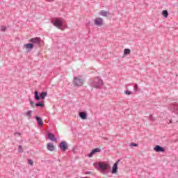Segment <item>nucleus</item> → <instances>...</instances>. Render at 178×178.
<instances>
[{"label": "nucleus", "mask_w": 178, "mask_h": 178, "mask_svg": "<svg viewBox=\"0 0 178 178\" xmlns=\"http://www.w3.org/2000/svg\"><path fill=\"white\" fill-rule=\"evenodd\" d=\"M94 166H95V168L99 166V168L102 171L103 173H108V172L111 170V165L106 163H94Z\"/></svg>", "instance_id": "nucleus-1"}, {"label": "nucleus", "mask_w": 178, "mask_h": 178, "mask_svg": "<svg viewBox=\"0 0 178 178\" xmlns=\"http://www.w3.org/2000/svg\"><path fill=\"white\" fill-rule=\"evenodd\" d=\"M86 79L82 76H74L72 84L75 87H81L84 84Z\"/></svg>", "instance_id": "nucleus-2"}, {"label": "nucleus", "mask_w": 178, "mask_h": 178, "mask_svg": "<svg viewBox=\"0 0 178 178\" xmlns=\"http://www.w3.org/2000/svg\"><path fill=\"white\" fill-rule=\"evenodd\" d=\"M91 87H94V88H101L102 86H104V81L99 79V77L97 76L90 83Z\"/></svg>", "instance_id": "nucleus-3"}, {"label": "nucleus", "mask_w": 178, "mask_h": 178, "mask_svg": "<svg viewBox=\"0 0 178 178\" xmlns=\"http://www.w3.org/2000/svg\"><path fill=\"white\" fill-rule=\"evenodd\" d=\"M51 23L59 30H63V29L61 28L63 25V22H62L60 18H56L54 21H51Z\"/></svg>", "instance_id": "nucleus-4"}, {"label": "nucleus", "mask_w": 178, "mask_h": 178, "mask_svg": "<svg viewBox=\"0 0 178 178\" xmlns=\"http://www.w3.org/2000/svg\"><path fill=\"white\" fill-rule=\"evenodd\" d=\"M48 95L47 92H42L40 95H38V92L37 90L35 91V99L36 101H40V99H45V97Z\"/></svg>", "instance_id": "nucleus-5"}, {"label": "nucleus", "mask_w": 178, "mask_h": 178, "mask_svg": "<svg viewBox=\"0 0 178 178\" xmlns=\"http://www.w3.org/2000/svg\"><path fill=\"white\" fill-rule=\"evenodd\" d=\"M59 148L61 151L65 152V151H67L69 149V147L67 146V143L65 140L61 141L59 144Z\"/></svg>", "instance_id": "nucleus-6"}, {"label": "nucleus", "mask_w": 178, "mask_h": 178, "mask_svg": "<svg viewBox=\"0 0 178 178\" xmlns=\"http://www.w3.org/2000/svg\"><path fill=\"white\" fill-rule=\"evenodd\" d=\"M119 162H120V160H118L113 165L111 173L112 175H115V173H118V165H119Z\"/></svg>", "instance_id": "nucleus-7"}, {"label": "nucleus", "mask_w": 178, "mask_h": 178, "mask_svg": "<svg viewBox=\"0 0 178 178\" xmlns=\"http://www.w3.org/2000/svg\"><path fill=\"white\" fill-rule=\"evenodd\" d=\"M95 26H101L104 24V19L101 17L96 18L95 19Z\"/></svg>", "instance_id": "nucleus-8"}, {"label": "nucleus", "mask_w": 178, "mask_h": 178, "mask_svg": "<svg viewBox=\"0 0 178 178\" xmlns=\"http://www.w3.org/2000/svg\"><path fill=\"white\" fill-rule=\"evenodd\" d=\"M32 44H37L38 45H40L41 42V38H31L29 40Z\"/></svg>", "instance_id": "nucleus-9"}, {"label": "nucleus", "mask_w": 178, "mask_h": 178, "mask_svg": "<svg viewBox=\"0 0 178 178\" xmlns=\"http://www.w3.org/2000/svg\"><path fill=\"white\" fill-rule=\"evenodd\" d=\"M24 48L28 51H31L33 48H34V44H33V43H27L24 44Z\"/></svg>", "instance_id": "nucleus-10"}, {"label": "nucleus", "mask_w": 178, "mask_h": 178, "mask_svg": "<svg viewBox=\"0 0 178 178\" xmlns=\"http://www.w3.org/2000/svg\"><path fill=\"white\" fill-rule=\"evenodd\" d=\"M154 149L156 151V152H165V148L159 145H156Z\"/></svg>", "instance_id": "nucleus-11"}, {"label": "nucleus", "mask_w": 178, "mask_h": 178, "mask_svg": "<svg viewBox=\"0 0 178 178\" xmlns=\"http://www.w3.org/2000/svg\"><path fill=\"white\" fill-rule=\"evenodd\" d=\"M47 148L48 151H51V152L55 151V146L54 145V144H52L51 143H47Z\"/></svg>", "instance_id": "nucleus-12"}, {"label": "nucleus", "mask_w": 178, "mask_h": 178, "mask_svg": "<svg viewBox=\"0 0 178 178\" xmlns=\"http://www.w3.org/2000/svg\"><path fill=\"white\" fill-rule=\"evenodd\" d=\"M35 118L38 126H42L44 124V122L42 121V118H41V117L36 116Z\"/></svg>", "instance_id": "nucleus-13"}, {"label": "nucleus", "mask_w": 178, "mask_h": 178, "mask_svg": "<svg viewBox=\"0 0 178 178\" xmlns=\"http://www.w3.org/2000/svg\"><path fill=\"white\" fill-rule=\"evenodd\" d=\"M99 15L100 16H103L104 17H108V16H109V12L102 10L99 12Z\"/></svg>", "instance_id": "nucleus-14"}, {"label": "nucleus", "mask_w": 178, "mask_h": 178, "mask_svg": "<svg viewBox=\"0 0 178 178\" xmlns=\"http://www.w3.org/2000/svg\"><path fill=\"white\" fill-rule=\"evenodd\" d=\"M48 138L51 141H57L56 138H55V135L52 133H49L48 134Z\"/></svg>", "instance_id": "nucleus-15"}, {"label": "nucleus", "mask_w": 178, "mask_h": 178, "mask_svg": "<svg viewBox=\"0 0 178 178\" xmlns=\"http://www.w3.org/2000/svg\"><path fill=\"white\" fill-rule=\"evenodd\" d=\"M79 118H81V119H83V120H85V119H87V113L86 112L79 113Z\"/></svg>", "instance_id": "nucleus-16"}, {"label": "nucleus", "mask_w": 178, "mask_h": 178, "mask_svg": "<svg viewBox=\"0 0 178 178\" xmlns=\"http://www.w3.org/2000/svg\"><path fill=\"white\" fill-rule=\"evenodd\" d=\"M162 15H163V17L166 18L169 16V13L168 12V10H164L162 12Z\"/></svg>", "instance_id": "nucleus-17"}, {"label": "nucleus", "mask_w": 178, "mask_h": 178, "mask_svg": "<svg viewBox=\"0 0 178 178\" xmlns=\"http://www.w3.org/2000/svg\"><path fill=\"white\" fill-rule=\"evenodd\" d=\"M35 106L38 108L40 106V108H44V103L39 102L38 103H36Z\"/></svg>", "instance_id": "nucleus-18"}, {"label": "nucleus", "mask_w": 178, "mask_h": 178, "mask_svg": "<svg viewBox=\"0 0 178 178\" xmlns=\"http://www.w3.org/2000/svg\"><path fill=\"white\" fill-rule=\"evenodd\" d=\"M130 52H131V51L129 49H125L124 50V55H130Z\"/></svg>", "instance_id": "nucleus-19"}, {"label": "nucleus", "mask_w": 178, "mask_h": 178, "mask_svg": "<svg viewBox=\"0 0 178 178\" xmlns=\"http://www.w3.org/2000/svg\"><path fill=\"white\" fill-rule=\"evenodd\" d=\"M31 113H33V111L29 110L25 113V115L28 118H31Z\"/></svg>", "instance_id": "nucleus-20"}, {"label": "nucleus", "mask_w": 178, "mask_h": 178, "mask_svg": "<svg viewBox=\"0 0 178 178\" xmlns=\"http://www.w3.org/2000/svg\"><path fill=\"white\" fill-rule=\"evenodd\" d=\"M94 154H95V152L94 149H92L89 154H88V158H92L94 156Z\"/></svg>", "instance_id": "nucleus-21"}, {"label": "nucleus", "mask_w": 178, "mask_h": 178, "mask_svg": "<svg viewBox=\"0 0 178 178\" xmlns=\"http://www.w3.org/2000/svg\"><path fill=\"white\" fill-rule=\"evenodd\" d=\"M149 120H151V122H155V118H154L152 115H149Z\"/></svg>", "instance_id": "nucleus-22"}, {"label": "nucleus", "mask_w": 178, "mask_h": 178, "mask_svg": "<svg viewBox=\"0 0 178 178\" xmlns=\"http://www.w3.org/2000/svg\"><path fill=\"white\" fill-rule=\"evenodd\" d=\"M18 152L19 153L23 152V147L22 145L18 146Z\"/></svg>", "instance_id": "nucleus-23"}, {"label": "nucleus", "mask_w": 178, "mask_h": 178, "mask_svg": "<svg viewBox=\"0 0 178 178\" xmlns=\"http://www.w3.org/2000/svg\"><path fill=\"white\" fill-rule=\"evenodd\" d=\"M124 94H126L127 95H131V94H133V92L125 90Z\"/></svg>", "instance_id": "nucleus-24"}, {"label": "nucleus", "mask_w": 178, "mask_h": 178, "mask_svg": "<svg viewBox=\"0 0 178 178\" xmlns=\"http://www.w3.org/2000/svg\"><path fill=\"white\" fill-rule=\"evenodd\" d=\"M29 102H30L31 106L32 108H35V105H34V102L31 99H29Z\"/></svg>", "instance_id": "nucleus-25"}, {"label": "nucleus", "mask_w": 178, "mask_h": 178, "mask_svg": "<svg viewBox=\"0 0 178 178\" xmlns=\"http://www.w3.org/2000/svg\"><path fill=\"white\" fill-rule=\"evenodd\" d=\"M93 151H95V154H96V152H101V149L97 147V148H95V149H93Z\"/></svg>", "instance_id": "nucleus-26"}, {"label": "nucleus", "mask_w": 178, "mask_h": 178, "mask_svg": "<svg viewBox=\"0 0 178 178\" xmlns=\"http://www.w3.org/2000/svg\"><path fill=\"white\" fill-rule=\"evenodd\" d=\"M28 163H29V165H31V166H33V165H34V162L33 161L32 159H29V160L28 161Z\"/></svg>", "instance_id": "nucleus-27"}, {"label": "nucleus", "mask_w": 178, "mask_h": 178, "mask_svg": "<svg viewBox=\"0 0 178 178\" xmlns=\"http://www.w3.org/2000/svg\"><path fill=\"white\" fill-rule=\"evenodd\" d=\"M130 147H138V144L132 143L130 144Z\"/></svg>", "instance_id": "nucleus-28"}, {"label": "nucleus", "mask_w": 178, "mask_h": 178, "mask_svg": "<svg viewBox=\"0 0 178 178\" xmlns=\"http://www.w3.org/2000/svg\"><path fill=\"white\" fill-rule=\"evenodd\" d=\"M134 90V91H137L138 90V85H137V83H135Z\"/></svg>", "instance_id": "nucleus-29"}, {"label": "nucleus", "mask_w": 178, "mask_h": 178, "mask_svg": "<svg viewBox=\"0 0 178 178\" xmlns=\"http://www.w3.org/2000/svg\"><path fill=\"white\" fill-rule=\"evenodd\" d=\"M1 31H6V26H1Z\"/></svg>", "instance_id": "nucleus-30"}, {"label": "nucleus", "mask_w": 178, "mask_h": 178, "mask_svg": "<svg viewBox=\"0 0 178 178\" xmlns=\"http://www.w3.org/2000/svg\"><path fill=\"white\" fill-rule=\"evenodd\" d=\"M170 123H177V120L174 121L173 120H170Z\"/></svg>", "instance_id": "nucleus-31"}, {"label": "nucleus", "mask_w": 178, "mask_h": 178, "mask_svg": "<svg viewBox=\"0 0 178 178\" xmlns=\"http://www.w3.org/2000/svg\"><path fill=\"white\" fill-rule=\"evenodd\" d=\"M91 172L90 171H86L85 172V175H91Z\"/></svg>", "instance_id": "nucleus-32"}, {"label": "nucleus", "mask_w": 178, "mask_h": 178, "mask_svg": "<svg viewBox=\"0 0 178 178\" xmlns=\"http://www.w3.org/2000/svg\"><path fill=\"white\" fill-rule=\"evenodd\" d=\"M14 134L15 136H16V134H17L18 136H22V134L19 132L15 133Z\"/></svg>", "instance_id": "nucleus-33"}]
</instances>
